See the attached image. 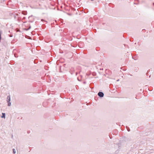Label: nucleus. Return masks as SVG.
<instances>
[{
	"label": "nucleus",
	"mask_w": 154,
	"mask_h": 154,
	"mask_svg": "<svg viewBox=\"0 0 154 154\" xmlns=\"http://www.w3.org/2000/svg\"><path fill=\"white\" fill-rule=\"evenodd\" d=\"M43 20L42 19V21Z\"/></svg>",
	"instance_id": "4468645a"
},
{
	"label": "nucleus",
	"mask_w": 154,
	"mask_h": 154,
	"mask_svg": "<svg viewBox=\"0 0 154 154\" xmlns=\"http://www.w3.org/2000/svg\"><path fill=\"white\" fill-rule=\"evenodd\" d=\"M13 153L14 154L16 153V151L14 149H13Z\"/></svg>",
	"instance_id": "423d86ee"
},
{
	"label": "nucleus",
	"mask_w": 154,
	"mask_h": 154,
	"mask_svg": "<svg viewBox=\"0 0 154 154\" xmlns=\"http://www.w3.org/2000/svg\"><path fill=\"white\" fill-rule=\"evenodd\" d=\"M153 5H154V3H153Z\"/></svg>",
	"instance_id": "ddd939ff"
},
{
	"label": "nucleus",
	"mask_w": 154,
	"mask_h": 154,
	"mask_svg": "<svg viewBox=\"0 0 154 154\" xmlns=\"http://www.w3.org/2000/svg\"><path fill=\"white\" fill-rule=\"evenodd\" d=\"M31 28V26H29V28H28L29 29Z\"/></svg>",
	"instance_id": "1a4fd4ad"
},
{
	"label": "nucleus",
	"mask_w": 154,
	"mask_h": 154,
	"mask_svg": "<svg viewBox=\"0 0 154 154\" xmlns=\"http://www.w3.org/2000/svg\"><path fill=\"white\" fill-rule=\"evenodd\" d=\"M2 118H5V113H2V116L1 117Z\"/></svg>",
	"instance_id": "7ed1b4c3"
},
{
	"label": "nucleus",
	"mask_w": 154,
	"mask_h": 154,
	"mask_svg": "<svg viewBox=\"0 0 154 154\" xmlns=\"http://www.w3.org/2000/svg\"><path fill=\"white\" fill-rule=\"evenodd\" d=\"M126 128L127 129L128 131H130V128L128 127H126Z\"/></svg>",
	"instance_id": "0eeeda50"
},
{
	"label": "nucleus",
	"mask_w": 154,
	"mask_h": 154,
	"mask_svg": "<svg viewBox=\"0 0 154 154\" xmlns=\"http://www.w3.org/2000/svg\"><path fill=\"white\" fill-rule=\"evenodd\" d=\"M98 95L101 97H102L104 96V94L103 92H99L98 93Z\"/></svg>",
	"instance_id": "f03ea898"
},
{
	"label": "nucleus",
	"mask_w": 154,
	"mask_h": 154,
	"mask_svg": "<svg viewBox=\"0 0 154 154\" xmlns=\"http://www.w3.org/2000/svg\"><path fill=\"white\" fill-rule=\"evenodd\" d=\"M85 83V82H84V83Z\"/></svg>",
	"instance_id": "f8f14e48"
},
{
	"label": "nucleus",
	"mask_w": 154,
	"mask_h": 154,
	"mask_svg": "<svg viewBox=\"0 0 154 154\" xmlns=\"http://www.w3.org/2000/svg\"><path fill=\"white\" fill-rule=\"evenodd\" d=\"M10 96H8L7 98V101L8 103V106H10L11 105V103L10 102Z\"/></svg>",
	"instance_id": "f257e3e1"
},
{
	"label": "nucleus",
	"mask_w": 154,
	"mask_h": 154,
	"mask_svg": "<svg viewBox=\"0 0 154 154\" xmlns=\"http://www.w3.org/2000/svg\"><path fill=\"white\" fill-rule=\"evenodd\" d=\"M2 31H0V42H1V34H2Z\"/></svg>",
	"instance_id": "39448f33"
},
{
	"label": "nucleus",
	"mask_w": 154,
	"mask_h": 154,
	"mask_svg": "<svg viewBox=\"0 0 154 154\" xmlns=\"http://www.w3.org/2000/svg\"><path fill=\"white\" fill-rule=\"evenodd\" d=\"M25 17H24L23 18V19H25Z\"/></svg>",
	"instance_id": "9b49d317"
},
{
	"label": "nucleus",
	"mask_w": 154,
	"mask_h": 154,
	"mask_svg": "<svg viewBox=\"0 0 154 154\" xmlns=\"http://www.w3.org/2000/svg\"><path fill=\"white\" fill-rule=\"evenodd\" d=\"M29 28L26 29V30H27V31L29 30Z\"/></svg>",
	"instance_id": "6e6552de"
},
{
	"label": "nucleus",
	"mask_w": 154,
	"mask_h": 154,
	"mask_svg": "<svg viewBox=\"0 0 154 154\" xmlns=\"http://www.w3.org/2000/svg\"><path fill=\"white\" fill-rule=\"evenodd\" d=\"M23 14L24 15H26L27 14V12L26 11H23L22 12Z\"/></svg>",
	"instance_id": "20e7f679"
},
{
	"label": "nucleus",
	"mask_w": 154,
	"mask_h": 154,
	"mask_svg": "<svg viewBox=\"0 0 154 154\" xmlns=\"http://www.w3.org/2000/svg\"><path fill=\"white\" fill-rule=\"evenodd\" d=\"M119 79H118V80H117V81H119Z\"/></svg>",
	"instance_id": "9d476101"
}]
</instances>
